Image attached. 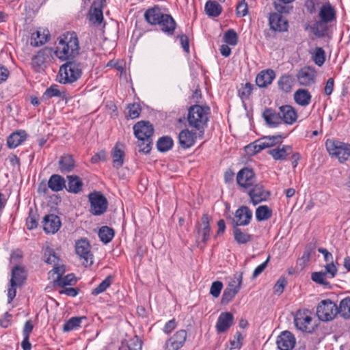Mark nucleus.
<instances>
[{
	"label": "nucleus",
	"mask_w": 350,
	"mask_h": 350,
	"mask_svg": "<svg viewBox=\"0 0 350 350\" xmlns=\"http://www.w3.org/2000/svg\"><path fill=\"white\" fill-rule=\"evenodd\" d=\"M79 53V40L75 32H67L59 38L55 54L59 59H72Z\"/></svg>",
	"instance_id": "1"
},
{
	"label": "nucleus",
	"mask_w": 350,
	"mask_h": 350,
	"mask_svg": "<svg viewBox=\"0 0 350 350\" xmlns=\"http://www.w3.org/2000/svg\"><path fill=\"white\" fill-rule=\"evenodd\" d=\"M210 108L208 106L194 105L188 109L187 122L189 126L198 131L199 137H202L207 126Z\"/></svg>",
	"instance_id": "2"
},
{
	"label": "nucleus",
	"mask_w": 350,
	"mask_h": 350,
	"mask_svg": "<svg viewBox=\"0 0 350 350\" xmlns=\"http://www.w3.org/2000/svg\"><path fill=\"white\" fill-rule=\"evenodd\" d=\"M135 136L137 138L139 152L148 154L151 150L154 126L149 121H140L133 126Z\"/></svg>",
	"instance_id": "3"
},
{
	"label": "nucleus",
	"mask_w": 350,
	"mask_h": 350,
	"mask_svg": "<svg viewBox=\"0 0 350 350\" xmlns=\"http://www.w3.org/2000/svg\"><path fill=\"white\" fill-rule=\"evenodd\" d=\"M62 65L59 70V81L61 83H72L77 81L82 75L83 65L77 60L69 59Z\"/></svg>",
	"instance_id": "4"
},
{
	"label": "nucleus",
	"mask_w": 350,
	"mask_h": 350,
	"mask_svg": "<svg viewBox=\"0 0 350 350\" xmlns=\"http://www.w3.org/2000/svg\"><path fill=\"white\" fill-rule=\"evenodd\" d=\"M211 217L208 214H203L201 221L197 222L195 228L196 243L203 247L210 238Z\"/></svg>",
	"instance_id": "5"
},
{
	"label": "nucleus",
	"mask_w": 350,
	"mask_h": 350,
	"mask_svg": "<svg viewBox=\"0 0 350 350\" xmlns=\"http://www.w3.org/2000/svg\"><path fill=\"white\" fill-rule=\"evenodd\" d=\"M325 146L329 154L338 157L340 161L347 160L350 155V144L327 139Z\"/></svg>",
	"instance_id": "6"
},
{
	"label": "nucleus",
	"mask_w": 350,
	"mask_h": 350,
	"mask_svg": "<svg viewBox=\"0 0 350 350\" xmlns=\"http://www.w3.org/2000/svg\"><path fill=\"white\" fill-rule=\"evenodd\" d=\"M90 202V212L94 215H103L107 208V198L100 191H94L88 196Z\"/></svg>",
	"instance_id": "7"
},
{
	"label": "nucleus",
	"mask_w": 350,
	"mask_h": 350,
	"mask_svg": "<svg viewBox=\"0 0 350 350\" xmlns=\"http://www.w3.org/2000/svg\"><path fill=\"white\" fill-rule=\"evenodd\" d=\"M242 280V273H237L234 275V279L228 284L223 292L221 299V304H228L232 300L241 288Z\"/></svg>",
	"instance_id": "8"
},
{
	"label": "nucleus",
	"mask_w": 350,
	"mask_h": 350,
	"mask_svg": "<svg viewBox=\"0 0 350 350\" xmlns=\"http://www.w3.org/2000/svg\"><path fill=\"white\" fill-rule=\"evenodd\" d=\"M338 314V306L329 299L321 301L317 308V315L323 321L332 320Z\"/></svg>",
	"instance_id": "9"
},
{
	"label": "nucleus",
	"mask_w": 350,
	"mask_h": 350,
	"mask_svg": "<svg viewBox=\"0 0 350 350\" xmlns=\"http://www.w3.org/2000/svg\"><path fill=\"white\" fill-rule=\"evenodd\" d=\"M312 322V318L310 315L308 310H298L296 312L294 323L297 329L312 333L314 329V326Z\"/></svg>",
	"instance_id": "10"
},
{
	"label": "nucleus",
	"mask_w": 350,
	"mask_h": 350,
	"mask_svg": "<svg viewBox=\"0 0 350 350\" xmlns=\"http://www.w3.org/2000/svg\"><path fill=\"white\" fill-rule=\"evenodd\" d=\"M76 254L83 260V265L85 267L93 264L92 254L90 253V245L86 239H81L75 244Z\"/></svg>",
	"instance_id": "11"
},
{
	"label": "nucleus",
	"mask_w": 350,
	"mask_h": 350,
	"mask_svg": "<svg viewBox=\"0 0 350 350\" xmlns=\"http://www.w3.org/2000/svg\"><path fill=\"white\" fill-rule=\"evenodd\" d=\"M237 183L242 188L248 189L254 185L256 181L255 174L252 169L244 167L237 175Z\"/></svg>",
	"instance_id": "12"
},
{
	"label": "nucleus",
	"mask_w": 350,
	"mask_h": 350,
	"mask_svg": "<svg viewBox=\"0 0 350 350\" xmlns=\"http://www.w3.org/2000/svg\"><path fill=\"white\" fill-rule=\"evenodd\" d=\"M187 332L185 329L177 331L165 344V350H178L185 344L187 339Z\"/></svg>",
	"instance_id": "13"
},
{
	"label": "nucleus",
	"mask_w": 350,
	"mask_h": 350,
	"mask_svg": "<svg viewBox=\"0 0 350 350\" xmlns=\"http://www.w3.org/2000/svg\"><path fill=\"white\" fill-rule=\"evenodd\" d=\"M248 195L251 198L252 203L256 205L267 200L270 195V193L264 189L262 185L256 184L249 191Z\"/></svg>",
	"instance_id": "14"
},
{
	"label": "nucleus",
	"mask_w": 350,
	"mask_h": 350,
	"mask_svg": "<svg viewBox=\"0 0 350 350\" xmlns=\"http://www.w3.org/2000/svg\"><path fill=\"white\" fill-rule=\"evenodd\" d=\"M276 344L280 350H291L295 347V338L291 332L284 331L278 336Z\"/></svg>",
	"instance_id": "15"
},
{
	"label": "nucleus",
	"mask_w": 350,
	"mask_h": 350,
	"mask_svg": "<svg viewBox=\"0 0 350 350\" xmlns=\"http://www.w3.org/2000/svg\"><path fill=\"white\" fill-rule=\"evenodd\" d=\"M234 217V226H246L250 222L252 213L247 206H242L236 211Z\"/></svg>",
	"instance_id": "16"
},
{
	"label": "nucleus",
	"mask_w": 350,
	"mask_h": 350,
	"mask_svg": "<svg viewBox=\"0 0 350 350\" xmlns=\"http://www.w3.org/2000/svg\"><path fill=\"white\" fill-rule=\"evenodd\" d=\"M43 229L46 233L54 234L58 231L61 226V221L58 216L49 214L43 218Z\"/></svg>",
	"instance_id": "17"
},
{
	"label": "nucleus",
	"mask_w": 350,
	"mask_h": 350,
	"mask_svg": "<svg viewBox=\"0 0 350 350\" xmlns=\"http://www.w3.org/2000/svg\"><path fill=\"white\" fill-rule=\"evenodd\" d=\"M27 280V271L24 267L16 265L12 269L10 286H21Z\"/></svg>",
	"instance_id": "18"
},
{
	"label": "nucleus",
	"mask_w": 350,
	"mask_h": 350,
	"mask_svg": "<svg viewBox=\"0 0 350 350\" xmlns=\"http://www.w3.org/2000/svg\"><path fill=\"white\" fill-rule=\"evenodd\" d=\"M233 322L234 317L231 312H221L217 319L215 325L217 333L220 334L226 332L232 326Z\"/></svg>",
	"instance_id": "19"
},
{
	"label": "nucleus",
	"mask_w": 350,
	"mask_h": 350,
	"mask_svg": "<svg viewBox=\"0 0 350 350\" xmlns=\"http://www.w3.org/2000/svg\"><path fill=\"white\" fill-rule=\"evenodd\" d=\"M269 23L270 28L275 31H286L288 29V21L280 14H270Z\"/></svg>",
	"instance_id": "20"
},
{
	"label": "nucleus",
	"mask_w": 350,
	"mask_h": 350,
	"mask_svg": "<svg viewBox=\"0 0 350 350\" xmlns=\"http://www.w3.org/2000/svg\"><path fill=\"white\" fill-rule=\"evenodd\" d=\"M196 139V133L187 129L182 130L178 135V142L183 149H187L193 146Z\"/></svg>",
	"instance_id": "21"
},
{
	"label": "nucleus",
	"mask_w": 350,
	"mask_h": 350,
	"mask_svg": "<svg viewBox=\"0 0 350 350\" xmlns=\"http://www.w3.org/2000/svg\"><path fill=\"white\" fill-rule=\"evenodd\" d=\"M297 77L301 85L308 86L314 82V70L310 67H304L299 71Z\"/></svg>",
	"instance_id": "22"
},
{
	"label": "nucleus",
	"mask_w": 350,
	"mask_h": 350,
	"mask_svg": "<svg viewBox=\"0 0 350 350\" xmlns=\"http://www.w3.org/2000/svg\"><path fill=\"white\" fill-rule=\"evenodd\" d=\"M282 122L287 124H293L297 119L295 109L291 105H282L279 107Z\"/></svg>",
	"instance_id": "23"
},
{
	"label": "nucleus",
	"mask_w": 350,
	"mask_h": 350,
	"mask_svg": "<svg viewBox=\"0 0 350 350\" xmlns=\"http://www.w3.org/2000/svg\"><path fill=\"white\" fill-rule=\"evenodd\" d=\"M158 25L161 30L168 36L174 34L176 27V23L170 14H165L159 21Z\"/></svg>",
	"instance_id": "24"
},
{
	"label": "nucleus",
	"mask_w": 350,
	"mask_h": 350,
	"mask_svg": "<svg viewBox=\"0 0 350 350\" xmlns=\"http://www.w3.org/2000/svg\"><path fill=\"white\" fill-rule=\"evenodd\" d=\"M275 77V74L273 70H264L257 75L256 83L259 88H266L272 83Z\"/></svg>",
	"instance_id": "25"
},
{
	"label": "nucleus",
	"mask_w": 350,
	"mask_h": 350,
	"mask_svg": "<svg viewBox=\"0 0 350 350\" xmlns=\"http://www.w3.org/2000/svg\"><path fill=\"white\" fill-rule=\"evenodd\" d=\"M262 117L267 124L270 127H276L282 123L280 111L276 112L271 108L266 109L262 113Z\"/></svg>",
	"instance_id": "26"
},
{
	"label": "nucleus",
	"mask_w": 350,
	"mask_h": 350,
	"mask_svg": "<svg viewBox=\"0 0 350 350\" xmlns=\"http://www.w3.org/2000/svg\"><path fill=\"white\" fill-rule=\"evenodd\" d=\"M164 14L159 6L154 5L145 12L144 18L149 24L156 25L159 23Z\"/></svg>",
	"instance_id": "27"
},
{
	"label": "nucleus",
	"mask_w": 350,
	"mask_h": 350,
	"mask_svg": "<svg viewBox=\"0 0 350 350\" xmlns=\"http://www.w3.org/2000/svg\"><path fill=\"white\" fill-rule=\"evenodd\" d=\"M51 49L47 47L40 50L38 53L32 57V66L35 68H40L45 63L46 59L51 56Z\"/></svg>",
	"instance_id": "28"
},
{
	"label": "nucleus",
	"mask_w": 350,
	"mask_h": 350,
	"mask_svg": "<svg viewBox=\"0 0 350 350\" xmlns=\"http://www.w3.org/2000/svg\"><path fill=\"white\" fill-rule=\"evenodd\" d=\"M27 139V133L25 131L20 130L12 133L7 139V145L9 148H15L21 145Z\"/></svg>",
	"instance_id": "29"
},
{
	"label": "nucleus",
	"mask_w": 350,
	"mask_h": 350,
	"mask_svg": "<svg viewBox=\"0 0 350 350\" xmlns=\"http://www.w3.org/2000/svg\"><path fill=\"white\" fill-rule=\"evenodd\" d=\"M68 186L65 188L68 192L79 193L83 189V183L81 179L77 175L67 176Z\"/></svg>",
	"instance_id": "30"
},
{
	"label": "nucleus",
	"mask_w": 350,
	"mask_h": 350,
	"mask_svg": "<svg viewBox=\"0 0 350 350\" xmlns=\"http://www.w3.org/2000/svg\"><path fill=\"white\" fill-rule=\"evenodd\" d=\"M293 152L291 146L284 145L282 147H278L269 150L268 153L272 156L275 160H286V157Z\"/></svg>",
	"instance_id": "31"
},
{
	"label": "nucleus",
	"mask_w": 350,
	"mask_h": 350,
	"mask_svg": "<svg viewBox=\"0 0 350 350\" xmlns=\"http://www.w3.org/2000/svg\"><path fill=\"white\" fill-rule=\"evenodd\" d=\"M58 164L59 169L62 173L70 172L75 167V161L70 154L62 156L59 160Z\"/></svg>",
	"instance_id": "32"
},
{
	"label": "nucleus",
	"mask_w": 350,
	"mask_h": 350,
	"mask_svg": "<svg viewBox=\"0 0 350 350\" xmlns=\"http://www.w3.org/2000/svg\"><path fill=\"white\" fill-rule=\"evenodd\" d=\"M48 186L53 191L58 192L66 188V180L59 174H53L49 178Z\"/></svg>",
	"instance_id": "33"
},
{
	"label": "nucleus",
	"mask_w": 350,
	"mask_h": 350,
	"mask_svg": "<svg viewBox=\"0 0 350 350\" xmlns=\"http://www.w3.org/2000/svg\"><path fill=\"white\" fill-rule=\"evenodd\" d=\"M295 82V79L291 75L284 74L282 75L278 81V88L284 92H290Z\"/></svg>",
	"instance_id": "34"
},
{
	"label": "nucleus",
	"mask_w": 350,
	"mask_h": 350,
	"mask_svg": "<svg viewBox=\"0 0 350 350\" xmlns=\"http://www.w3.org/2000/svg\"><path fill=\"white\" fill-rule=\"evenodd\" d=\"M311 94L308 90L299 89L294 94L295 101L301 106H307L311 101Z\"/></svg>",
	"instance_id": "35"
},
{
	"label": "nucleus",
	"mask_w": 350,
	"mask_h": 350,
	"mask_svg": "<svg viewBox=\"0 0 350 350\" xmlns=\"http://www.w3.org/2000/svg\"><path fill=\"white\" fill-rule=\"evenodd\" d=\"M319 16L323 22L329 23L336 18V12L329 4L323 5L319 12Z\"/></svg>",
	"instance_id": "36"
},
{
	"label": "nucleus",
	"mask_w": 350,
	"mask_h": 350,
	"mask_svg": "<svg viewBox=\"0 0 350 350\" xmlns=\"http://www.w3.org/2000/svg\"><path fill=\"white\" fill-rule=\"evenodd\" d=\"M204 10L208 16L217 17L222 11V7L215 1H206Z\"/></svg>",
	"instance_id": "37"
},
{
	"label": "nucleus",
	"mask_w": 350,
	"mask_h": 350,
	"mask_svg": "<svg viewBox=\"0 0 350 350\" xmlns=\"http://www.w3.org/2000/svg\"><path fill=\"white\" fill-rule=\"evenodd\" d=\"M174 145V141L170 136L161 137L157 142V150L161 152H165L171 150Z\"/></svg>",
	"instance_id": "38"
},
{
	"label": "nucleus",
	"mask_w": 350,
	"mask_h": 350,
	"mask_svg": "<svg viewBox=\"0 0 350 350\" xmlns=\"http://www.w3.org/2000/svg\"><path fill=\"white\" fill-rule=\"evenodd\" d=\"M114 230L109 226H102L98 230V237L100 241L107 244L109 243L114 237Z\"/></svg>",
	"instance_id": "39"
},
{
	"label": "nucleus",
	"mask_w": 350,
	"mask_h": 350,
	"mask_svg": "<svg viewBox=\"0 0 350 350\" xmlns=\"http://www.w3.org/2000/svg\"><path fill=\"white\" fill-rule=\"evenodd\" d=\"M267 148V145L265 144L262 142V137L256 140L245 146V150L247 153L251 154H256L261 150Z\"/></svg>",
	"instance_id": "40"
},
{
	"label": "nucleus",
	"mask_w": 350,
	"mask_h": 350,
	"mask_svg": "<svg viewBox=\"0 0 350 350\" xmlns=\"http://www.w3.org/2000/svg\"><path fill=\"white\" fill-rule=\"evenodd\" d=\"M233 235L234 240L239 244H245L250 242L252 239L251 234L242 232L241 229L237 226H234Z\"/></svg>",
	"instance_id": "41"
},
{
	"label": "nucleus",
	"mask_w": 350,
	"mask_h": 350,
	"mask_svg": "<svg viewBox=\"0 0 350 350\" xmlns=\"http://www.w3.org/2000/svg\"><path fill=\"white\" fill-rule=\"evenodd\" d=\"M271 216L272 211L267 205L260 206L256 210V218L258 221L267 220Z\"/></svg>",
	"instance_id": "42"
},
{
	"label": "nucleus",
	"mask_w": 350,
	"mask_h": 350,
	"mask_svg": "<svg viewBox=\"0 0 350 350\" xmlns=\"http://www.w3.org/2000/svg\"><path fill=\"white\" fill-rule=\"evenodd\" d=\"M113 165L115 168H120L124 163V152L118 148L116 145L112 152Z\"/></svg>",
	"instance_id": "43"
},
{
	"label": "nucleus",
	"mask_w": 350,
	"mask_h": 350,
	"mask_svg": "<svg viewBox=\"0 0 350 350\" xmlns=\"http://www.w3.org/2000/svg\"><path fill=\"white\" fill-rule=\"evenodd\" d=\"M43 260L47 264L57 265L59 264V258L55 254L54 250L50 247H46L43 255Z\"/></svg>",
	"instance_id": "44"
},
{
	"label": "nucleus",
	"mask_w": 350,
	"mask_h": 350,
	"mask_svg": "<svg viewBox=\"0 0 350 350\" xmlns=\"http://www.w3.org/2000/svg\"><path fill=\"white\" fill-rule=\"evenodd\" d=\"M77 280L73 273H70L64 277H57L54 280L55 285L60 287H64L67 285H73L76 283Z\"/></svg>",
	"instance_id": "45"
},
{
	"label": "nucleus",
	"mask_w": 350,
	"mask_h": 350,
	"mask_svg": "<svg viewBox=\"0 0 350 350\" xmlns=\"http://www.w3.org/2000/svg\"><path fill=\"white\" fill-rule=\"evenodd\" d=\"M338 314L344 318L350 317V297H347L342 299L338 307Z\"/></svg>",
	"instance_id": "46"
},
{
	"label": "nucleus",
	"mask_w": 350,
	"mask_h": 350,
	"mask_svg": "<svg viewBox=\"0 0 350 350\" xmlns=\"http://www.w3.org/2000/svg\"><path fill=\"white\" fill-rule=\"evenodd\" d=\"M327 23L323 21L316 22L312 27L313 33L319 38L323 37L328 29Z\"/></svg>",
	"instance_id": "47"
},
{
	"label": "nucleus",
	"mask_w": 350,
	"mask_h": 350,
	"mask_svg": "<svg viewBox=\"0 0 350 350\" xmlns=\"http://www.w3.org/2000/svg\"><path fill=\"white\" fill-rule=\"evenodd\" d=\"M64 92H61L57 89V85H52L47 88L42 96V100H48L53 97H63Z\"/></svg>",
	"instance_id": "48"
},
{
	"label": "nucleus",
	"mask_w": 350,
	"mask_h": 350,
	"mask_svg": "<svg viewBox=\"0 0 350 350\" xmlns=\"http://www.w3.org/2000/svg\"><path fill=\"white\" fill-rule=\"evenodd\" d=\"M85 317H74L68 320L63 325V331L68 332L80 326L82 319Z\"/></svg>",
	"instance_id": "49"
},
{
	"label": "nucleus",
	"mask_w": 350,
	"mask_h": 350,
	"mask_svg": "<svg viewBox=\"0 0 350 350\" xmlns=\"http://www.w3.org/2000/svg\"><path fill=\"white\" fill-rule=\"evenodd\" d=\"M112 282V276L108 275L98 286L93 289L92 294L94 296L99 295L106 291L110 286Z\"/></svg>",
	"instance_id": "50"
},
{
	"label": "nucleus",
	"mask_w": 350,
	"mask_h": 350,
	"mask_svg": "<svg viewBox=\"0 0 350 350\" xmlns=\"http://www.w3.org/2000/svg\"><path fill=\"white\" fill-rule=\"evenodd\" d=\"M39 215L37 213L30 210L29 216L26 219V226L29 230H33L38 226Z\"/></svg>",
	"instance_id": "51"
},
{
	"label": "nucleus",
	"mask_w": 350,
	"mask_h": 350,
	"mask_svg": "<svg viewBox=\"0 0 350 350\" xmlns=\"http://www.w3.org/2000/svg\"><path fill=\"white\" fill-rule=\"evenodd\" d=\"M36 35V37H34V34L31 37V45L33 46H40L46 43L49 40V35L44 33L41 35L40 31H37Z\"/></svg>",
	"instance_id": "52"
},
{
	"label": "nucleus",
	"mask_w": 350,
	"mask_h": 350,
	"mask_svg": "<svg viewBox=\"0 0 350 350\" xmlns=\"http://www.w3.org/2000/svg\"><path fill=\"white\" fill-rule=\"evenodd\" d=\"M224 40L228 44L234 46L238 42V36L233 29H230L224 33Z\"/></svg>",
	"instance_id": "53"
},
{
	"label": "nucleus",
	"mask_w": 350,
	"mask_h": 350,
	"mask_svg": "<svg viewBox=\"0 0 350 350\" xmlns=\"http://www.w3.org/2000/svg\"><path fill=\"white\" fill-rule=\"evenodd\" d=\"M313 60L315 64L319 66L323 64L325 61V53L324 50L321 47H317L314 50Z\"/></svg>",
	"instance_id": "54"
},
{
	"label": "nucleus",
	"mask_w": 350,
	"mask_h": 350,
	"mask_svg": "<svg viewBox=\"0 0 350 350\" xmlns=\"http://www.w3.org/2000/svg\"><path fill=\"white\" fill-rule=\"evenodd\" d=\"M128 115L132 118L135 119L139 117L141 112V107L138 103L129 104L127 107Z\"/></svg>",
	"instance_id": "55"
},
{
	"label": "nucleus",
	"mask_w": 350,
	"mask_h": 350,
	"mask_svg": "<svg viewBox=\"0 0 350 350\" xmlns=\"http://www.w3.org/2000/svg\"><path fill=\"white\" fill-rule=\"evenodd\" d=\"M325 276L326 273L323 271L314 272L312 273L311 278L314 282L325 286L329 284V282L325 280Z\"/></svg>",
	"instance_id": "56"
},
{
	"label": "nucleus",
	"mask_w": 350,
	"mask_h": 350,
	"mask_svg": "<svg viewBox=\"0 0 350 350\" xmlns=\"http://www.w3.org/2000/svg\"><path fill=\"white\" fill-rule=\"evenodd\" d=\"M223 286H224V285L221 282H220V281L213 282L212 283L211 288H210V294L213 297L217 298L221 293Z\"/></svg>",
	"instance_id": "57"
},
{
	"label": "nucleus",
	"mask_w": 350,
	"mask_h": 350,
	"mask_svg": "<svg viewBox=\"0 0 350 350\" xmlns=\"http://www.w3.org/2000/svg\"><path fill=\"white\" fill-rule=\"evenodd\" d=\"M286 283V280L284 277L280 278L273 286L274 294L280 295L283 293Z\"/></svg>",
	"instance_id": "58"
},
{
	"label": "nucleus",
	"mask_w": 350,
	"mask_h": 350,
	"mask_svg": "<svg viewBox=\"0 0 350 350\" xmlns=\"http://www.w3.org/2000/svg\"><path fill=\"white\" fill-rule=\"evenodd\" d=\"M243 338L242 334L237 332L234 336V339L230 341V350L234 349H241L242 347V340Z\"/></svg>",
	"instance_id": "59"
},
{
	"label": "nucleus",
	"mask_w": 350,
	"mask_h": 350,
	"mask_svg": "<svg viewBox=\"0 0 350 350\" xmlns=\"http://www.w3.org/2000/svg\"><path fill=\"white\" fill-rule=\"evenodd\" d=\"M90 20L94 23L100 24L103 20L102 9L94 8L93 13L90 16Z\"/></svg>",
	"instance_id": "60"
},
{
	"label": "nucleus",
	"mask_w": 350,
	"mask_h": 350,
	"mask_svg": "<svg viewBox=\"0 0 350 350\" xmlns=\"http://www.w3.org/2000/svg\"><path fill=\"white\" fill-rule=\"evenodd\" d=\"M253 85L250 83H246L244 87L239 90V96L243 98H248L252 92Z\"/></svg>",
	"instance_id": "61"
},
{
	"label": "nucleus",
	"mask_w": 350,
	"mask_h": 350,
	"mask_svg": "<svg viewBox=\"0 0 350 350\" xmlns=\"http://www.w3.org/2000/svg\"><path fill=\"white\" fill-rule=\"evenodd\" d=\"M325 271L324 273H326V275H329V278H333L336 276V273L338 271V269L336 266L334 265L333 261H331L328 262L325 266Z\"/></svg>",
	"instance_id": "62"
},
{
	"label": "nucleus",
	"mask_w": 350,
	"mask_h": 350,
	"mask_svg": "<svg viewBox=\"0 0 350 350\" xmlns=\"http://www.w3.org/2000/svg\"><path fill=\"white\" fill-rule=\"evenodd\" d=\"M107 152L105 150H100V152L96 153L91 158V162L92 163H96L99 161H104L107 159Z\"/></svg>",
	"instance_id": "63"
},
{
	"label": "nucleus",
	"mask_w": 350,
	"mask_h": 350,
	"mask_svg": "<svg viewBox=\"0 0 350 350\" xmlns=\"http://www.w3.org/2000/svg\"><path fill=\"white\" fill-rule=\"evenodd\" d=\"M248 9L247 5L245 2H239L237 6V14L239 17L246 16L247 14Z\"/></svg>",
	"instance_id": "64"
}]
</instances>
